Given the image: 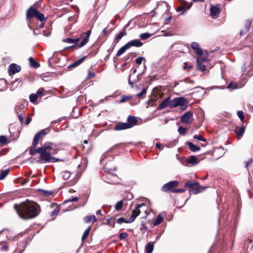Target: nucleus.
<instances>
[{
    "mask_svg": "<svg viewBox=\"0 0 253 253\" xmlns=\"http://www.w3.org/2000/svg\"><path fill=\"white\" fill-rule=\"evenodd\" d=\"M14 208L19 216L25 219L35 217L40 212L39 205L31 202L16 204Z\"/></svg>",
    "mask_w": 253,
    "mask_h": 253,
    "instance_id": "obj_1",
    "label": "nucleus"
},
{
    "mask_svg": "<svg viewBox=\"0 0 253 253\" xmlns=\"http://www.w3.org/2000/svg\"><path fill=\"white\" fill-rule=\"evenodd\" d=\"M38 152L40 160L37 162L40 163H54L59 161V159L51 156L56 154L57 151L53 147V144L51 142H46L42 147H39Z\"/></svg>",
    "mask_w": 253,
    "mask_h": 253,
    "instance_id": "obj_2",
    "label": "nucleus"
},
{
    "mask_svg": "<svg viewBox=\"0 0 253 253\" xmlns=\"http://www.w3.org/2000/svg\"><path fill=\"white\" fill-rule=\"evenodd\" d=\"M188 102L184 97H176L171 100L170 108L180 107V110L184 111L186 110L188 106Z\"/></svg>",
    "mask_w": 253,
    "mask_h": 253,
    "instance_id": "obj_3",
    "label": "nucleus"
},
{
    "mask_svg": "<svg viewBox=\"0 0 253 253\" xmlns=\"http://www.w3.org/2000/svg\"><path fill=\"white\" fill-rule=\"evenodd\" d=\"M32 18H36L41 21L44 19V15L40 13L36 8L33 6H31L27 11L26 18L28 20Z\"/></svg>",
    "mask_w": 253,
    "mask_h": 253,
    "instance_id": "obj_4",
    "label": "nucleus"
},
{
    "mask_svg": "<svg viewBox=\"0 0 253 253\" xmlns=\"http://www.w3.org/2000/svg\"><path fill=\"white\" fill-rule=\"evenodd\" d=\"M145 205L144 203H142L140 204H137L135 207V209L133 210L131 212V215L129 217L128 219H127V223H132L134 221L137 216H138L140 213L139 209L142 206H145Z\"/></svg>",
    "mask_w": 253,
    "mask_h": 253,
    "instance_id": "obj_5",
    "label": "nucleus"
},
{
    "mask_svg": "<svg viewBox=\"0 0 253 253\" xmlns=\"http://www.w3.org/2000/svg\"><path fill=\"white\" fill-rule=\"evenodd\" d=\"M49 132V130L48 128H45L40 130L39 132L37 133L33 139L34 145H38L39 141L41 138H43L46 134Z\"/></svg>",
    "mask_w": 253,
    "mask_h": 253,
    "instance_id": "obj_6",
    "label": "nucleus"
},
{
    "mask_svg": "<svg viewBox=\"0 0 253 253\" xmlns=\"http://www.w3.org/2000/svg\"><path fill=\"white\" fill-rule=\"evenodd\" d=\"M193 116V113L191 111H188L181 116V122L184 124H190L192 123Z\"/></svg>",
    "mask_w": 253,
    "mask_h": 253,
    "instance_id": "obj_7",
    "label": "nucleus"
},
{
    "mask_svg": "<svg viewBox=\"0 0 253 253\" xmlns=\"http://www.w3.org/2000/svg\"><path fill=\"white\" fill-rule=\"evenodd\" d=\"M178 182L177 181H171L165 184L163 186V190L164 191L167 192L171 191L172 192L174 187L177 186Z\"/></svg>",
    "mask_w": 253,
    "mask_h": 253,
    "instance_id": "obj_8",
    "label": "nucleus"
},
{
    "mask_svg": "<svg viewBox=\"0 0 253 253\" xmlns=\"http://www.w3.org/2000/svg\"><path fill=\"white\" fill-rule=\"evenodd\" d=\"M21 70V67L15 64H11L9 66L8 72L9 75H14Z\"/></svg>",
    "mask_w": 253,
    "mask_h": 253,
    "instance_id": "obj_9",
    "label": "nucleus"
},
{
    "mask_svg": "<svg viewBox=\"0 0 253 253\" xmlns=\"http://www.w3.org/2000/svg\"><path fill=\"white\" fill-rule=\"evenodd\" d=\"M170 97H168L165 98L163 101L159 105L157 108L158 110H162L167 107H169L170 108Z\"/></svg>",
    "mask_w": 253,
    "mask_h": 253,
    "instance_id": "obj_10",
    "label": "nucleus"
},
{
    "mask_svg": "<svg viewBox=\"0 0 253 253\" xmlns=\"http://www.w3.org/2000/svg\"><path fill=\"white\" fill-rule=\"evenodd\" d=\"M181 5L176 9L177 12H180L184 10H187L189 9L192 6V2L188 3L187 2L184 0L181 1Z\"/></svg>",
    "mask_w": 253,
    "mask_h": 253,
    "instance_id": "obj_11",
    "label": "nucleus"
},
{
    "mask_svg": "<svg viewBox=\"0 0 253 253\" xmlns=\"http://www.w3.org/2000/svg\"><path fill=\"white\" fill-rule=\"evenodd\" d=\"M181 5L176 9L177 12H180L184 10H187L189 9L192 6V2L188 3L187 2L184 0L181 1Z\"/></svg>",
    "mask_w": 253,
    "mask_h": 253,
    "instance_id": "obj_12",
    "label": "nucleus"
},
{
    "mask_svg": "<svg viewBox=\"0 0 253 253\" xmlns=\"http://www.w3.org/2000/svg\"><path fill=\"white\" fill-rule=\"evenodd\" d=\"M138 122L137 118L132 116H129L127 119V124L129 128H131L135 126Z\"/></svg>",
    "mask_w": 253,
    "mask_h": 253,
    "instance_id": "obj_13",
    "label": "nucleus"
},
{
    "mask_svg": "<svg viewBox=\"0 0 253 253\" xmlns=\"http://www.w3.org/2000/svg\"><path fill=\"white\" fill-rule=\"evenodd\" d=\"M191 47L194 51L195 53L199 55L203 54V51L200 48V44L196 42H193L191 44Z\"/></svg>",
    "mask_w": 253,
    "mask_h": 253,
    "instance_id": "obj_14",
    "label": "nucleus"
},
{
    "mask_svg": "<svg viewBox=\"0 0 253 253\" xmlns=\"http://www.w3.org/2000/svg\"><path fill=\"white\" fill-rule=\"evenodd\" d=\"M128 49L131 46L140 47L143 45V43L139 40H131L126 44Z\"/></svg>",
    "mask_w": 253,
    "mask_h": 253,
    "instance_id": "obj_15",
    "label": "nucleus"
},
{
    "mask_svg": "<svg viewBox=\"0 0 253 253\" xmlns=\"http://www.w3.org/2000/svg\"><path fill=\"white\" fill-rule=\"evenodd\" d=\"M220 13L219 7L216 6H212L210 9V15L212 18H216Z\"/></svg>",
    "mask_w": 253,
    "mask_h": 253,
    "instance_id": "obj_16",
    "label": "nucleus"
},
{
    "mask_svg": "<svg viewBox=\"0 0 253 253\" xmlns=\"http://www.w3.org/2000/svg\"><path fill=\"white\" fill-rule=\"evenodd\" d=\"M91 34V30H89L87 31L86 33L84 34V38L82 42H80V43L78 45L79 47H81L83 46H84L88 42V39L89 37L90 36V35Z\"/></svg>",
    "mask_w": 253,
    "mask_h": 253,
    "instance_id": "obj_17",
    "label": "nucleus"
},
{
    "mask_svg": "<svg viewBox=\"0 0 253 253\" xmlns=\"http://www.w3.org/2000/svg\"><path fill=\"white\" fill-rule=\"evenodd\" d=\"M128 128H129L127 123H119L116 125L114 129L115 130H122Z\"/></svg>",
    "mask_w": 253,
    "mask_h": 253,
    "instance_id": "obj_18",
    "label": "nucleus"
},
{
    "mask_svg": "<svg viewBox=\"0 0 253 253\" xmlns=\"http://www.w3.org/2000/svg\"><path fill=\"white\" fill-rule=\"evenodd\" d=\"M202 190V187L200 186L198 183H197L194 187H192L190 189L189 192L193 194H197L199 192H201Z\"/></svg>",
    "mask_w": 253,
    "mask_h": 253,
    "instance_id": "obj_19",
    "label": "nucleus"
},
{
    "mask_svg": "<svg viewBox=\"0 0 253 253\" xmlns=\"http://www.w3.org/2000/svg\"><path fill=\"white\" fill-rule=\"evenodd\" d=\"M245 130V127L244 126H242L241 127L236 126L235 129V132L238 137H242L244 133Z\"/></svg>",
    "mask_w": 253,
    "mask_h": 253,
    "instance_id": "obj_20",
    "label": "nucleus"
},
{
    "mask_svg": "<svg viewBox=\"0 0 253 253\" xmlns=\"http://www.w3.org/2000/svg\"><path fill=\"white\" fill-rule=\"evenodd\" d=\"M14 111L17 115L21 114H23L25 112L24 105L23 104L16 105L14 108Z\"/></svg>",
    "mask_w": 253,
    "mask_h": 253,
    "instance_id": "obj_21",
    "label": "nucleus"
},
{
    "mask_svg": "<svg viewBox=\"0 0 253 253\" xmlns=\"http://www.w3.org/2000/svg\"><path fill=\"white\" fill-rule=\"evenodd\" d=\"M187 162L192 165H196L199 163V160L196 156H191L186 160Z\"/></svg>",
    "mask_w": 253,
    "mask_h": 253,
    "instance_id": "obj_22",
    "label": "nucleus"
},
{
    "mask_svg": "<svg viewBox=\"0 0 253 253\" xmlns=\"http://www.w3.org/2000/svg\"><path fill=\"white\" fill-rule=\"evenodd\" d=\"M252 22L248 20L246 22L244 29H242L240 32V35L242 36L245 35L246 33L249 31L250 27L251 26Z\"/></svg>",
    "mask_w": 253,
    "mask_h": 253,
    "instance_id": "obj_23",
    "label": "nucleus"
},
{
    "mask_svg": "<svg viewBox=\"0 0 253 253\" xmlns=\"http://www.w3.org/2000/svg\"><path fill=\"white\" fill-rule=\"evenodd\" d=\"M126 27H125L122 31L115 37V40L116 41V42H118L122 38V37L126 36Z\"/></svg>",
    "mask_w": 253,
    "mask_h": 253,
    "instance_id": "obj_24",
    "label": "nucleus"
},
{
    "mask_svg": "<svg viewBox=\"0 0 253 253\" xmlns=\"http://www.w3.org/2000/svg\"><path fill=\"white\" fill-rule=\"evenodd\" d=\"M79 41V38L75 39H73L71 38H67V39L63 40V42H67L68 43L73 44V46L77 45L78 44Z\"/></svg>",
    "mask_w": 253,
    "mask_h": 253,
    "instance_id": "obj_25",
    "label": "nucleus"
},
{
    "mask_svg": "<svg viewBox=\"0 0 253 253\" xmlns=\"http://www.w3.org/2000/svg\"><path fill=\"white\" fill-rule=\"evenodd\" d=\"M154 242H149L145 247V252L146 253H152L154 249Z\"/></svg>",
    "mask_w": 253,
    "mask_h": 253,
    "instance_id": "obj_26",
    "label": "nucleus"
},
{
    "mask_svg": "<svg viewBox=\"0 0 253 253\" xmlns=\"http://www.w3.org/2000/svg\"><path fill=\"white\" fill-rule=\"evenodd\" d=\"M84 221L86 223L91 222L93 223L97 221V218L94 215H88L85 217Z\"/></svg>",
    "mask_w": 253,
    "mask_h": 253,
    "instance_id": "obj_27",
    "label": "nucleus"
},
{
    "mask_svg": "<svg viewBox=\"0 0 253 253\" xmlns=\"http://www.w3.org/2000/svg\"><path fill=\"white\" fill-rule=\"evenodd\" d=\"M202 60L198 58L197 59L198 67L197 69L202 72L206 70V67L204 64H202Z\"/></svg>",
    "mask_w": 253,
    "mask_h": 253,
    "instance_id": "obj_28",
    "label": "nucleus"
},
{
    "mask_svg": "<svg viewBox=\"0 0 253 253\" xmlns=\"http://www.w3.org/2000/svg\"><path fill=\"white\" fill-rule=\"evenodd\" d=\"M136 71H137L136 69L133 68L131 70V71L130 72L129 77V79H128V84L131 86V87H133V84L134 83V81L131 80V78L133 75H134L136 73Z\"/></svg>",
    "mask_w": 253,
    "mask_h": 253,
    "instance_id": "obj_29",
    "label": "nucleus"
},
{
    "mask_svg": "<svg viewBox=\"0 0 253 253\" xmlns=\"http://www.w3.org/2000/svg\"><path fill=\"white\" fill-rule=\"evenodd\" d=\"M37 145H34V142L33 141L32 146L29 148V153L31 155H34L36 153L39 154L38 148L35 149Z\"/></svg>",
    "mask_w": 253,
    "mask_h": 253,
    "instance_id": "obj_30",
    "label": "nucleus"
},
{
    "mask_svg": "<svg viewBox=\"0 0 253 253\" xmlns=\"http://www.w3.org/2000/svg\"><path fill=\"white\" fill-rule=\"evenodd\" d=\"M29 61L31 67L35 68H38L40 67V64L32 57H30L29 58Z\"/></svg>",
    "mask_w": 253,
    "mask_h": 253,
    "instance_id": "obj_31",
    "label": "nucleus"
},
{
    "mask_svg": "<svg viewBox=\"0 0 253 253\" xmlns=\"http://www.w3.org/2000/svg\"><path fill=\"white\" fill-rule=\"evenodd\" d=\"M163 220L164 217L160 214H159L157 216L156 219L153 223V226H156L160 224L163 221Z\"/></svg>",
    "mask_w": 253,
    "mask_h": 253,
    "instance_id": "obj_32",
    "label": "nucleus"
},
{
    "mask_svg": "<svg viewBox=\"0 0 253 253\" xmlns=\"http://www.w3.org/2000/svg\"><path fill=\"white\" fill-rule=\"evenodd\" d=\"M187 145H188L190 149L193 152H196L200 150V149L199 147L196 146L192 142H188Z\"/></svg>",
    "mask_w": 253,
    "mask_h": 253,
    "instance_id": "obj_33",
    "label": "nucleus"
},
{
    "mask_svg": "<svg viewBox=\"0 0 253 253\" xmlns=\"http://www.w3.org/2000/svg\"><path fill=\"white\" fill-rule=\"evenodd\" d=\"M128 48L126 44L125 45L122 46L117 52L116 54L117 56H120L122 55L126 49H128Z\"/></svg>",
    "mask_w": 253,
    "mask_h": 253,
    "instance_id": "obj_34",
    "label": "nucleus"
},
{
    "mask_svg": "<svg viewBox=\"0 0 253 253\" xmlns=\"http://www.w3.org/2000/svg\"><path fill=\"white\" fill-rule=\"evenodd\" d=\"M9 169H6L5 170H3L1 171L0 173V180H2L5 178V177L9 173Z\"/></svg>",
    "mask_w": 253,
    "mask_h": 253,
    "instance_id": "obj_35",
    "label": "nucleus"
},
{
    "mask_svg": "<svg viewBox=\"0 0 253 253\" xmlns=\"http://www.w3.org/2000/svg\"><path fill=\"white\" fill-rule=\"evenodd\" d=\"M90 230V226H89L84 232L82 237V241H84L88 237Z\"/></svg>",
    "mask_w": 253,
    "mask_h": 253,
    "instance_id": "obj_36",
    "label": "nucleus"
},
{
    "mask_svg": "<svg viewBox=\"0 0 253 253\" xmlns=\"http://www.w3.org/2000/svg\"><path fill=\"white\" fill-rule=\"evenodd\" d=\"M133 97L131 95H123L120 100V103H124Z\"/></svg>",
    "mask_w": 253,
    "mask_h": 253,
    "instance_id": "obj_37",
    "label": "nucleus"
},
{
    "mask_svg": "<svg viewBox=\"0 0 253 253\" xmlns=\"http://www.w3.org/2000/svg\"><path fill=\"white\" fill-rule=\"evenodd\" d=\"M151 36V35L149 33H144L139 35V38L142 40H145L149 38Z\"/></svg>",
    "mask_w": 253,
    "mask_h": 253,
    "instance_id": "obj_38",
    "label": "nucleus"
},
{
    "mask_svg": "<svg viewBox=\"0 0 253 253\" xmlns=\"http://www.w3.org/2000/svg\"><path fill=\"white\" fill-rule=\"evenodd\" d=\"M196 182L194 181H190L185 183V187L190 188L191 189L192 187H194V186L196 184Z\"/></svg>",
    "mask_w": 253,
    "mask_h": 253,
    "instance_id": "obj_39",
    "label": "nucleus"
},
{
    "mask_svg": "<svg viewBox=\"0 0 253 253\" xmlns=\"http://www.w3.org/2000/svg\"><path fill=\"white\" fill-rule=\"evenodd\" d=\"M38 97L37 94L33 93L30 95L29 98L30 101L34 103L37 101Z\"/></svg>",
    "mask_w": 253,
    "mask_h": 253,
    "instance_id": "obj_40",
    "label": "nucleus"
},
{
    "mask_svg": "<svg viewBox=\"0 0 253 253\" xmlns=\"http://www.w3.org/2000/svg\"><path fill=\"white\" fill-rule=\"evenodd\" d=\"M123 202L122 201H118L115 206V209L117 211H120L122 208Z\"/></svg>",
    "mask_w": 253,
    "mask_h": 253,
    "instance_id": "obj_41",
    "label": "nucleus"
},
{
    "mask_svg": "<svg viewBox=\"0 0 253 253\" xmlns=\"http://www.w3.org/2000/svg\"><path fill=\"white\" fill-rule=\"evenodd\" d=\"M146 92L147 89L146 88H143L140 93L136 95V96L139 98H142L143 95L145 94L146 93Z\"/></svg>",
    "mask_w": 253,
    "mask_h": 253,
    "instance_id": "obj_42",
    "label": "nucleus"
},
{
    "mask_svg": "<svg viewBox=\"0 0 253 253\" xmlns=\"http://www.w3.org/2000/svg\"><path fill=\"white\" fill-rule=\"evenodd\" d=\"M71 176V173L69 171H64L63 172L62 177L65 180L69 179Z\"/></svg>",
    "mask_w": 253,
    "mask_h": 253,
    "instance_id": "obj_43",
    "label": "nucleus"
},
{
    "mask_svg": "<svg viewBox=\"0 0 253 253\" xmlns=\"http://www.w3.org/2000/svg\"><path fill=\"white\" fill-rule=\"evenodd\" d=\"M237 114L238 117L240 118L241 121L242 122H243L244 120V119H245V117L243 114V111H237Z\"/></svg>",
    "mask_w": 253,
    "mask_h": 253,
    "instance_id": "obj_44",
    "label": "nucleus"
},
{
    "mask_svg": "<svg viewBox=\"0 0 253 253\" xmlns=\"http://www.w3.org/2000/svg\"><path fill=\"white\" fill-rule=\"evenodd\" d=\"M44 91H45L44 89H43V88H40L37 90L36 94H37L38 96H42L43 95Z\"/></svg>",
    "mask_w": 253,
    "mask_h": 253,
    "instance_id": "obj_45",
    "label": "nucleus"
},
{
    "mask_svg": "<svg viewBox=\"0 0 253 253\" xmlns=\"http://www.w3.org/2000/svg\"><path fill=\"white\" fill-rule=\"evenodd\" d=\"M128 234L126 232L121 233L119 235V239L121 240H123L126 238L128 237Z\"/></svg>",
    "mask_w": 253,
    "mask_h": 253,
    "instance_id": "obj_46",
    "label": "nucleus"
},
{
    "mask_svg": "<svg viewBox=\"0 0 253 253\" xmlns=\"http://www.w3.org/2000/svg\"><path fill=\"white\" fill-rule=\"evenodd\" d=\"M186 131V128L182 126H180L178 129V132L182 135H184Z\"/></svg>",
    "mask_w": 253,
    "mask_h": 253,
    "instance_id": "obj_47",
    "label": "nucleus"
},
{
    "mask_svg": "<svg viewBox=\"0 0 253 253\" xmlns=\"http://www.w3.org/2000/svg\"><path fill=\"white\" fill-rule=\"evenodd\" d=\"M127 220H126L124 217H120L116 220V222L119 224H122L123 223H127Z\"/></svg>",
    "mask_w": 253,
    "mask_h": 253,
    "instance_id": "obj_48",
    "label": "nucleus"
},
{
    "mask_svg": "<svg viewBox=\"0 0 253 253\" xmlns=\"http://www.w3.org/2000/svg\"><path fill=\"white\" fill-rule=\"evenodd\" d=\"M144 60H145V59L143 57H139L135 59V62L138 65H140Z\"/></svg>",
    "mask_w": 253,
    "mask_h": 253,
    "instance_id": "obj_49",
    "label": "nucleus"
},
{
    "mask_svg": "<svg viewBox=\"0 0 253 253\" xmlns=\"http://www.w3.org/2000/svg\"><path fill=\"white\" fill-rule=\"evenodd\" d=\"M60 212L59 208H56L51 213V215L52 216H57Z\"/></svg>",
    "mask_w": 253,
    "mask_h": 253,
    "instance_id": "obj_50",
    "label": "nucleus"
},
{
    "mask_svg": "<svg viewBox=\"0 0 253 253\" xmlns=\"http://www.w3.org/2000/svg\"><path fill=\"white\" fill-rule=\"evenodd\" d=\"M7 141V138L4 136L1 135L0 136V143L4 144Z\"/></svg>",
    "mask_w": 253,
    "mask_h": 253,
    "instance_id": "obj_51",
    "label": "nucleus"
},
{
    "mask_svg": "<svg viewBox=\"0 0 253 253\" xmlns=\"http://www.w3.org/2000/svg\"><path fill=\"white\" fill-rule=\"evenodd\" d=\"M193 138L194 139H197V140H200V141H206V139L205 138H204L203 137H202L201 135H195L194 136H193Z\"/></svg>",
    "mask_w": 253,
    "mask_h": 253,
    "instance_id": "obj_52",
    "label": "nucleus"
},
{
    "mask_svg": "<svg viewBox=\"0 0 253 253\" xmlns=\"http://www.w3.org/2000/svg\"><path fill=\"white\" fill-rule=\"evenodd\" d=\"M79 200V198L78 197H74V198H72L71 199H69L68 200H66L64 201V203H68V202H77Z\"/></svg>",
    "mask_w": 253,
    "mask_h": 253,
    "instance_id": "obj_53",
    "label": "nucleus"
},
{
    "mask_svg": "<svg viewBox=\"0 0 253 253\" xmlns=\"http://www.w3.org/2000/svg\"><path fill=\"white\" fill-rule=\"evenodd\" d=\"M185 191V189L183 188L180 189H174L173 190L172 192L173 193H183Z\"/></svg>",
    "mask_w": 253,
    "mask_h": 253,
    "instance_id": "obj_54",
    "label": "nucleus"
},
{
    "mask_svg": "<svg viewBox=\"0 0 253 253\" xmlns=\"http://www.w3.org/2000/svg\"><path fill=\"white\" fill-rule=\"evenodd\" d=\"M18 118L19 119V121L21 123V124L22 125L24 122V118L23 117V114H18L17 115Z\"/></svg>",
    "mask_w": 253,
    "mask_h": 253,
    "instance_id": "obj_55",
    "label": "nucleus"
},
{
    "mask_svg": "<svg viewBox=\"0 0 253 253\" xmlns=\"http://www.w3.org/2000/svg\"><path fill=\"white\" fill-rule=\"evenodd\" d=\"M192 68V65L188 66L187 62H185L184 63V69L185 70H189Z\"/></svg>",
    "mask_w": 253,
    "mask_h": 253,
    "instance_id": "obj_56",
    "label": "nucleus"
},
{
    "mask_svg": "<svg viewBox=\"0 0 253 253\" xmlns=\"http://www.w3.org/2000/svg\"><path fill=\"white\" fill-rule=\"evenodd\" d=\"M236 84L235 83H233V82H231L228 85V88H236Z\"/></svg>",
    "mask_w": 253,
    "mask_h": 253,
    "instance_id": "obj_57",
    "label": "nucleus"
},
{
    "mask_svg": "<svg viewBox=\"0 0 253 253\" xmlns=\"http://www.w3.org/2000/svg\"><path fill=\"white\" fill-rule=\"evenodd\" d=\"M79 63H78V61H75V62L73 63L71 65H69V67H75L79 65Z\"/></svg>",
    "mask_w": 253,
    "mask_h": 253,
    "instance_id": "obj_58",
    "label": "nucleus"
},
{
    "mask_svg": "<svg viewBox=\"0 0 253 253\" xmlns=\"http://www.w3.org/2000/svg\"><path fill=\"white\" fill-rule=\"evenodd\" d=\"M95 77V74L91 72L90 71H88V75L87 77V79L94 78Z\"/></svg>",
    "mask_w": 253,
    "mask_h": 253,
    "instance_id": "obj_59",
    "label": "nucleus"
},
{
    "mask_svg": "<svg viewBox=\"0 0 253 253\" xmlns=\"http://www.w3.org/2000/svg\"><path fill=\"white\" fill-rule=\"evenodd\" d=\"M31 120H32V118L29 115L26 118V125H28L31 122Z\"/></svg>",
    "mask_w": 253,
    "mask_h": 253,
    "instance_id": "obj_60",
    "label": "nucleus"
},
{
    "mask_svg": "<svg viewBox=\"0 0 253 253\" xmlns=\"http://www.w3.org/2000/svg\"><path fill=\"white\" fill-rule=\"evenodd\" d=\"M8 249V247L7 245H3L1 247V251H7Z\"/></svg>",
    "mask_w": 253,
    "mask_h": 253,
    "instance_id": "obj_61",
    "label": "nucleus"
},
{
    "mask_svg": "<svg viewBox=\"0 0 253 253\" xmlns=\"http://www.w3.org/2000/svg\"><path fill=\"white\" fill-rule=\"evenodd\" d=\"M140 229L141 230H142L143 229L145 231H147L148 230V228L144 225V224L143 223H142L141 225V228H140Z\"/></svg>",
    "mask_w": 253,
    "mask_h": 253,
    "instance_id": "obj_62",
    "label": "nucleus"
},
{
    "mask_svg": "<svg viewBox=\"0 0 253 253\" xmlns=\"http://www.w3.org/2000/svg\"><path fill=\"white\" fill-rule=\"evenodd\" d=\"M43 194L45 196H49V195H51L52 194V193L51 192L48 191L43 190Z\"/></svg>",
    "mask_w": 253,
    "mask_h": 253,
    "instance_id": "obj_63",
    "label": "nucleus"
},
{
    "mask_svg": "<svg viewBox=\"0 0 253 253\" xmlns=\"http://www.w3.org/2000/svg\"><path fill=\"white\" fill-rule=\"evenodd\" d=\"M86 56H84L82 58H81L80 59H78L77 61L78 62V63H79V64H81L84 61V60L86 58Z\"/></svg>",
    "mask_w": 253,
    "mask_h": 253,
    "instance_id": "obj_64",
    "label": "nucleus"
}]
</instances>
